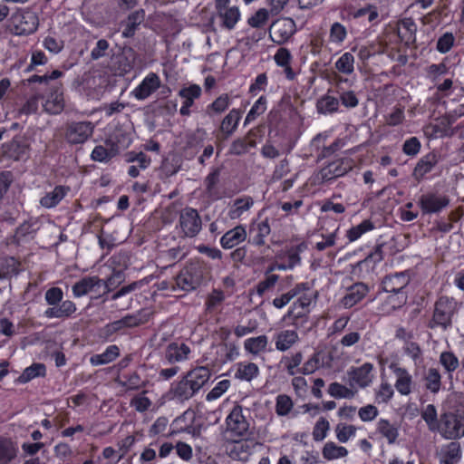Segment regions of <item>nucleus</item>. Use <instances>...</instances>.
I'll return each instance as SVG.
<instances>
[{
    "label": "nucleus",
    "mask_w": 464,
    "mask_h": 464,
    "mask_svg": "<svg viewBox=\"0 0 464 464\" xmlns=\"http://www.w3.org/2000/svg\"><path fill=\"white\" fill-rule=\"evenodd\" d=\"M353 167V164L351 159H338L323 168L320 175L324 181H328L345 175Z\"/></svg>",
    "instance_id": "obj_15"
},
{
    "label": "nucleus",
    "mask_w": 464,
    "mask_h": 464,
    "mask_svg": "<svg viewBox=\"0 0 464 464\" xmlns=\"http://www.w3.org/2000/svg\"><path fill=\"white\" fill-rule=\"evenodd\" d=\"M411 277L408 271H403L385 277L384 284L391 290H403L410 283Z\"/></svg>",
    "instance_id": "obj_35"
},
{
    "label": "nucleus",
    "mask_w": 464,
    "mask_h": 464,
    "mask_svg": "<svg viewBox=\"0 0 464 464\" xmlns=\"http://www.w3.org/2000/svg\"><path fill=\"white\" fill-rule=\"evenodd\" d=\"M425 388L431 393L436 394L441 388V375L438 369L430 368L424 374Z\"/></svg>",
    "instance_id": "obj_36"
},
{
    "label": "nucleus",
    "mask_w": 464,
    "mask_h": 464,
    "mask_svg": "<svg viewBox=\"0 0 464 464\" xmlns=\"http://www.w3.org/2000/svg\"><path fill=\"white\" fill-rule=\"evenodd\" d=\"M231 0H215V14L209 20L210 31L216 33L214 24L226 31H232L236 28L241 19V12L237 5H229Z\"/></svg>",
    "instance_id": "obj_3"
},
{
    "label": "nucleus",
    "mask_w": 464,
    "mask_h": 464,
    "mask_svg": "<svg viewBox=\"0 0 464 464\" xmlns=\"http://www.w3.org/2000/svg\"><path fill=\"white\" fill-rule=\"evenodd\" d=\"M256 231V235L252 237L251 243L255 246H263L266 243V237L270 234L271 228L268 223V219L266 218L261 222L257 223L253 228Z\"/></svg>",
    "instance_id": "obj_40"
},
{
    "label": "nucleus",
    "mask_w": 464,
    "mask_h": 464,
    "mask_svg": "<svg viewBox=\"0 0 464 464\" xmlns=\"http://www.w3.org/2000/svg\"><path fill=\"white\" fill-rule=\"evenodd\" d=\"M270 14L269 10L260 8L247 19V24L253 28H262L267 24Z\"/></svg>",
    "instance_id": "obj_48"
},
{
    "label": "nucleus",
    "mask_w": 464,
    "mask_h": 464,
    "mask_svg": "<svg viewBox=\"0 0 464 464\" xmlns=\"http://www.w3.org/2000/svg\"><path fill=\"white\" fill-rule=\"evenodd\" d=\"M457 303L453 298L441 296L435 304L432 320L430 328L441 327L446 330L452 324V316L456 311Z\"/></svg>",
    "instance_id": "obj_7"
},
{
    "label": "nucleus",
    "mask_w": 464,
    "mask_h": 464,
    "mask_svg": "<svg viewBox=\"0 0 464 464\" xmlns=\"http://www.w3.org/2000/svg\"><path fill=\"white\" fill-rule=\"evenodd\" d=\"M179 95L184 99L183 102L192 106L194 100L200 97L201 88L198 84H191L188 87L182 88L179 92Z\"/></svg>",
    "instance_id": "obj_50"
},
{
    "label": "nucleus",
    "mask_w": 464,
    "mask_h": 464,
    "mask_svg": "<svg viewBox=\"0 0 464 464\" xmlns=\"http://www.w3.org/2000/svg\"><path fill=\"white\" fill-rule=\"evenodd\" d=\"M190 352V348L185 343H171L166 347L165 359L169 363L184 362Z\"/></svg>",
    "instance_id": "obj_21"
},
{
    "label": "nucleus",
    "mask_w": 464,
    "mask_h": 464,
    "mask_svg": "<svg viewBox=\"0 0 464 464\" xmlns=\"http://www.w3.org/2000/svg\"><path fill=\"white\" fill-rule=\"evenodd\" d=\"M124 380H120L119 384L125 388V390H137L141 385V379L137 372H132L130 375H124Z\"/></svg>",
    "instance_id": "obj_61"
},
{
    "label": "nucleus",
    "mask_w": 464,
    "mask_h": 464,
    "mask_svg": "<svg viewBox=\"0 0 464 464\" xmlns=\"http://www.w3.org/2000/svg\"><path fill=\"white\" fill-rule=\"evenodd\" d=\"M338 109L339 100L334 96L324 95L316 102V110L321 114H332Z\"/></svg>",
    "instance_id": "obj_37"
},
{
    "label": "nucleus",
    "mask_w": 464,
    "mask_h": 464,
    "mask_svg": "<svg viewBox=\"0 0 464 464\" xmlns=\"http://www.w3.org/2000/svg\"><path fill=\"white\" fill-rule=\"evenodd\" d=\"M160 79L155 72H150L141 81V82L134 88L130 94L138 101H143L150 97L155 91L160 87Z\"/></svg>",
    "instance_id": "obj_16"
},
{
    "label": "nucleus",
    "mask_w": 464,
    "mask_h": 464,
    "mask_svg": "<svg viewBox=\"0 0 464 464\" xmlns=\"http://www.w3.org/2000/svg\"><path fill=\"white\" fill-rule=\"evenodd\" d=\"M346 28L340 23L335 22L332 24L330 29V40L333 43H343L346 38Z\"/></svg>",
    "instance_id": "obj_58"
},
{
    "label": "nucleus",
    "mask_w": 464,
    "mask_h": 464,
    "mask_svg": "<svg viewBox=\"0 0 464 464\" xmlns=\"http://www.w3.org/2000/svg\"><path fill=\"white\" fill-rule=\"evenodd\" d=\"M230 386L229 380H222L218 382L216 386L207 394L206 400L208 401L218 399L225 393Z\"/></svg>",
    "instance_id": "obj_57"
},
{
    "label": "nucleus",
    "mask_w": 464,
    "mask_h": 464,
    "mask_svg": "<svg viewBox=\"0 0 464 464\" xmlns=\"http://www.w3.org/2000/svg\"><path fill=\"white\" fill-rule=\"evenodd\" d=\"M393 372L396 375L395 388L401 395H409L411 392L412 378L404 368L395 367Z\"/></svg>",
    "instance_id": "obj_28"
},
{
    "label": "nucleus",
    "mask_w": 464,
    "mask_h": 464,
    "mask_svg": "<svg viewBox=\"0 0 464 464\" xmlns=\"http://www.w3.org/2000/svg\"><path fill=\"white\" fill-rule=\"evenodd\" d=\"M16 457V449L9 440L0 438V464H9Z\"/></svg>",
    "instance_id": "obj_41"
},
{
    "label": "nucleus",
    "mask_w": 464,
    "mask_h": 464,
    "mask_svg": "<svg viewBox=\"0 0 464 464\" xmlns=\"http://www.w3.org/2000/svg\"><path fill=\"white\" fill-rule=\"evenodd\" d=\"M329 430V422L324 418H321L315 424L313 430L314 440L321 441L326 437V432Z\"/></svg>",
    "instance_id": "obj_64"
},
{
    "label": "nucleus",
    "mask_w": 464,
    "mask_h": 464,
    "mask_svg": "<svg viewBox=\"0 0 464 464\" xmlns=\"http://www.w3.org/2000/svg\"><path fill=\"white\" fill-rule=\"evenodd\" d=\"M421 418L427 423L430 431H436L440 423L436 407L433 404H428L421 411Z\"/></svg>",
    "instance_id": "obj_45"
},
{
    "label": "nucleus",
    "mask_w": 464,
    "mask_h": 464,
    "mask_svg": "<svg viewBox=\"0 0 464 464\" xmlns=\"http://www.w3.org/2000/svg\"><path fill=\"white\" fill-rule=\"evenodd\" d=\"M440 464H457L461 459L459 442L451 441L443 445L438 452Z\"/></svg>",
    "instance_id": "obj_19"
},
{
    "label": "nucleus",
    "mask_w": 464,
    "mask_h": 464,
    "mask_svg": "<svg viewBox=\"0 0 464 464\" xmlns=\"http://www.w3.org/2000/svg\"><path fill=\"white\" fill-rule=\"evenodd\" d=\"M231 99L227 93L218 96L212 103L207 106L206 113L212 117L214 114H221L230 105Z\"/></svg>",
    "instance_id": "obj_38"
},
{
    "label": "nucleus",
    "mask_w": 464,
    "mask_h": 464,
    "mask_svg": "<svg viewBox=\"0 0 464 464\" xmlns=\"http://www.w3.org/2000/svg\"><path fill=\"white\" fill-rule=\"evenodd\" d=\"M455 38L451 33H445L442 34L437 42V50L440 53H448L453 46Z\"/></svg>",
    "instance_id": "obj_62"
},
{
    "label": "nucleus",
    "mask_w": 464,
    "mask_h": 464,
    "mask_svg": "<svg viewBox=\"0 0 464 464\" xmlns=\"http://www.w3.org/2000/svg\"><path fill=\"white\" fill-rule=\"evenodd\" d=\"M241 119V111L238 109H232L222 120L220 130L225 134L226 138L230 137L237 128Z\"/></svg>",
    "instance_id": "obj_29"
},
{
    "label": "nucleus",
    "mask_w": 464,
    "mask_h": 464,
    "mask_svg": "<svg viewBox=\"0 0 464 464\" xmlns=\"http://www.w3.org/2000/svg\"><path fill=\"white\" fill-rule=\"evenodd\" d=\"M356 427L345 423H339L336 425L335 432L337 440L340 442H346L351 437H353L356 432Z\"/></svg>",
    "instance_id": "obj_53"
},
{
    "label": "nucleus",
    "mask_w": 464,
    "mask_h": 464,
    "mask_svg": "<svg viewBox=\"0 0 464 464\" xmlns=\"http://www.w3.org/2000/svg\"><path fill=\"white\" fill-rule=\"evenodd\" d=\"M118 152V147L113 143L111 144L109 149L102 145H98L92 150L91 157L94 161L108 162L115 157Z\"/></svg>",
    "instance_id": "obj_34"
},
{
    "label": "nucleus",
    "mask_w": 464,
    "mask_h": 464,
    "mask_svg": "<svg viewBox=\"0 0 464 464\" xmlns=\"http://www.w3.org/2000/svg\"><path fill=\"white\" fill-rule=\"evenodd\" d=\"M417 25L411 18H405L398 23L397 34L405 45L411 46L416 41Z\"/></svg>",
    "instance_id": "obj_20"
},
{
    "label": "nucleus",
    "mask_w": 464,
    "mask_h": 464,
    "mask_svg": "<svg viewBox=\"0 0 464 464\" xmlns=\"http://www.w3.org/2000/svg\"><path fill=\"white\" fill-rule=\"evenodd\" d=\"M303 361V353L298 352L292 355L291 357H284L281 361L282 363L285 364V367L287 371V373L291 376L295 375L298 371H295V368L298 367Z\"/></svg>",
    "instance_id": "obj_54"
},
{
    "label": "nucleus",
    "mask_w": 464,
    "mask_h": 464,
    "mask_svg": "<svg viewBox=\"0 0 464 464\" xmlns=\"http://www.w3.org/2000/svg\"><path fill=\"white\" fill-rule=\"evenodd\" d=\"M438 162V155L435 152H429L421 157L416 164L413 170V176L418 180L421 179L427 173L432 170Z\"/></svg>",
    "instance_id": "obj_25"
},
{
    "label": "nucleus",
    "mask_w": 464,
    "mask_h": 464,
    "mask_svg": "<svg viewBox=\"0 0 464 464\" xmlns=\"http://www.w3.org/2000/svg\"><path fill=\"white\" fill-rule=\"evenodd\" d=\"M70 192L67 186H55L52 191L47 192L40 199V205L45 208H53L56 207Z\"/></svg>",
    "instance_id": "obj_22"
},
{
    "label": "nucleus",
    "mask_w": 464,
    "mask_h": 464,
    "mask_svg": "<svg viewBox=\"0 0 464 464\" xmlns=\"http://www.w3.org/2000/svg\"><path fill=\"white\" fill-rule=\"evenodd\" d=\"M440 363L450 373L454 372L459 365L458 357L451 352H442L440 356Z\"/></svg>",
    "instance_id": "obj_52"
},
{
    "label": "nucleus",
    "mask_w": 464,
    "mask_h": 464,
    "mask_svg": "<svg viewBox=\"0 0 464 464\" xmlns=\"http://www.w3.org/2000/svg\"><path fill=\"white\" fill-rule=\"evenodd\" d=\"M45 375V365L41 362H34L32 365L26 367L15 382L18 383H26L36 377H44Z\"/></svg>",
    "instance_id": "obj_32"
},
{
    "label": "nucleus",
    "mask_w": 464,
    "mask_h": 464,
    "mask_svg": "<svg viewBox=\"0 0 464 464\" xmlns=\"http://www.w3.org/2000/svg\"><path fill=\"white\" fill-rule=\"evenodd\" d=\"M94 125L91 121H72L65 126L64 139L71 145L82 144L92 137Z\"/></svg>",
    "instance_id": "obj_12"
},
{
    "label": "nucleus",
    "mask_w": 464,
    "mask_h": 464,
    "mask_svg": "<svg viewBox=\"0 0 464 464\" xmlns=\"http://www.w3.org/2000/svg\"><path fill=\"white\" fill-rule=\"evenodd\" d=\"M259 375L258 366L251 362H240L236 364L235 378L244 382H251Z\"/></svg>",
    "instance_id": "obj_27"
},
{
    "label": "nucleus",
    "mask_w": 464,
    "mask_h": 464,
    "mask_svg": "<svg viewBox=\"0 0 464 464\" xmlns=\"http://www.w3.org/2000/svg\"><path fill=\"white\" fill-rule=\"evenodd\" d=\"M307 248L305 243L285 245L276 254V264L272 269H293L301 264L300 254Z\"/></svg>",
    "instance_id": "obj_9"
},
{
    "label": "nucleus",
    "mask_w": 464,
    "mask_h": 464,
    "mask_svg": "<svg viewBox=\"0 0 464 464\" xmlns=\"http://www.w3.org/2000/svg\"><path fill=\"white\" fill-rule=\"evenodd\" d=\"M246 230L242 225L227 231L220 238V245L225 249H231L246 239Z\"/></svg>",
    "instance_id": "obj_18"
},
{
    "label": "nucleus",
    "mask_w": 464,
    "mask_h": 464,
    "mask_svg": "<svg viewBox=\"0 0 464 464\" xmlns=\"http://www.w3.org/2000/svg\"><path fill=\"white\" fill-rule=\"evenodd\" d=\"M274 61L276 64L283 68L285 78L289 81H294L296 77V72L293 70L291 63L293 62V55L289 49L280 47L274 54Z\"/></svg>",
    "instance_id": "obj_17"
},
{
    "label": "nucleus",
    "mask_w": 464,
    "mask_h": 464,
    "mask_svg": "<svg viewBox=\"0 0 464 464\" xmlns=\"http://www.w3.org/2000/svg\"><path fill=\"white\" fill-rule=\"evenodd\" d=\"M293 408L291 398L285 394L278 395L276 398V411L279 416L287 415Z\"/></svg>",
    "instance_id": "obj_55"
},
{
    "label": "nucleus",
    "mask_w": 464,
    "mask_h": 464,
    "mask_svg": "<svg viewBox=\"0 0 464 464\" xmlns=\"http://www.w3.org/2000/svg\"><path fill=\"white\" fill-rule=\"evenodd\" d=\"M296 32L295 22L289 17H281L269 27V38L277 45L286 44Z\"/></svg>",
    "instance_id": "obj_11"
},
{
    "label": "nucleus",
    "mask_w": 464,
    "mask_h": 464,
    "mask_svg": "<svg viewBox=\"0 0 464 464\" xmlns=\"http://www.w3.org/2000/svg\"><path fill=\"white\" fill-rule=\"evenodd\" d=\"M329 394L334 398H347L352 399L354 397L355 392L340 384L339 382H333L328 387Z\"/></svg>",
    "instance_id": "obj_51"
},
{
    "label": "nucleus",
    "mask_w": 464,
    "mask_h": 464,
    "mask_svg": "<svg viewBox=\"0 0 464 464\" xmlns=\"http://www.w3.org/2000/svg\"><path fill=\"white\" fill-rule=\"evenodd\" d=\"M266 98L265 96H260L256 102L253 104L252 108L248 111L244 124L246 125L249 122L256 120L258 116L263 114L266 110Z\"/></svg>",
    "instance_id": "obj_47"
},
{
    "label": "nucleus",
    "mask_w": 464,
    "mask_h": 464,
    "mask_svg": "<svg viewBox=\"0 0 464 464\" xmlns=\"http://www.w3.org/2000/svg\"><path fill=\"white\" fill-rule=\"evenodd\" d=\"M374 228V225L369 219H365L359 225L351 227L347 231V237L349 241L353 242L360 238L364 233L371 231Z\"/></svg>",
    "instance_id": "obj_46"
},
{
    "label": "nucleus",
    "mask_w": 464,
    "mask_h": 464,
    "mask_svg": "<svg viewBox=\"0 0 464 464\" xmlns=\"http://www.w3.org/2000/svg\"><path fill=\"white\" fill-rule=\"evenodd\" d=\"M373 365L371 362H365L360 367H351L347 371L348 383L350 387L365 388L369 386L373 375L372 373Z\"/></svg>",
    "instance_id": "obj_14"
},
{
    "label": "nucleus",
    "mask_w": 464,
    "mask_h": 464,
    "mask_svg": "<svg viewBox=\"0 0 464 464\" xmlns=\"http://www.w3.org/2000/svg\"><path fill=\"white\" fill-rule=\"evenodd\" d=\"M335 68L343 74H352L354 71L353 55L349 52L343 53L335 62Z\"/></svg>",
    "instance_id": "obj_44"
},
{
    "label": "nucleus",
    "mask_w": 464,
    "mask_h": 464,
    "mask_svg": "<svg viewBox=\"0 0 464 464\" xmlns=\"http://www.w3.org/2000/svg\"><path fill=\"white\" fill-rule=\"evenodd\" d=\"M267 343V337L266 335H259L246 339L244 343V347L248 353L256 355L266 350Z\"/></svg>",
    "instance_id": "obj_39"
},
{
    "label": "nucleus",
    "mask_w": 464,
    "mask_h": 464,
    "mask_svg": "<svg viewBox=\"0 0 464 464\" xmlns=\"http://www.w3.org/2000/svg\"><path fill=\"white\" fill-rule=\"evenodd\" d=\"M299 340L298 334L294 330H284L276 336V348L278 351L289 350Z\"/></svg>",
    "instance_id": "obj_31"
},
{
    "label": "nucleus",
    "mask_w": 464,
    "mask_h": 464,
    "mask_svg": "<svg viewBox=\"0 0 464 464\" xmlns=\"http://www.w3.org/2000/svg\"><path fill=\"white\" fill-rule=\"evenodd\" d=\"M211 371L207 366H198L188 371L179 382L171 383L170 400L184 402L194 397L208 383Z\"/></svg>",
    "instance_id": "obj_1"
},
{
    "label": "nucleus",
    "mask_w": 464,
    "mask_h": 464,
    "mask_svg": "<svg viewBox=\"0 0 464 464\" xmlns=\"http://www.w3.org/2000/svg\"><path fill=\"white\" fill-rule=\"evenodd\" d=\"M227 430L230 439L239 441L249 435V422L243 414V408L236 405L226 419Z\"/></svg>",
    "instance_id": "obj_8"
},
{
    "label": "nucleus",
    "mask_w": 464,
    "mask_h": 464,
    "mask_svg": "<svg viewBox=\"0 0 464 464\" xmlns=\"http://www.w3.org/2000/svg\"><path fill=\"white\" fill-rule=\"evenodd\" d=\"M254 206V199L249 196L236 198L228 209L230 219H238Z\"/></svg>",
    "instance_id": "obj_26"
},
{
    "label": "nucleus",
    "mask_w": 464,
    "mask_h": 464,
    "mask_svg": "<svg viewBox=\"0 0 464 464\" xmlns=\"http://www.w3.org/2000/svg\"><path fill=\"white\" fill-rule=\"evenodd\" d=\"M178 227L182 237H195L202 229V220L197 209L187 207L180 211Z\"/></svg>",
    "instance_id": "obj_10"
},
{
    "label": "nucleus",
    "mask_w": 464,
    "mask_h": 464,
    "mask_svg": "<svg viewBox=\"0 0 464 464\" xmlns=\"http://www.w3.org/2000/svg\"><path fill=\"white\" fill-rule=\"evenodd\" d=\"M256 141L249 140L247 137L236 139L230 145L228 153L231 155L240 156L246 154L249 148L255 147Z\"/></svg>",
    "instance_id": "obj_42"
},
{
    "label": "nucleus",
    "mask_w": 464,
    "mask_h": 464,
    "mask_svg": "<svg viewBox=\"0 0 464 464\" xmlns=\"http://www.w3.org/2000/svg\"><path fill=\"white\" fill-rule=\"evenodd\" d=\"M124 278L121 269H113L111 276L105 279H100L98 276L83 277L74 284L72 290H92L93 287L101 288L102 286L106 290H114L124 281Z\"/></svg>",
    "instance_id": "obj_6"
},
{
    "label": "nucleus",
    "mask_w": 464,
    "mask_h": 464,
    "mask_svg": "<svg viewBox=\"0 0 464 464\" xmlns=\"http://www.w3.org/2000/svg\"><path fill=\"white\" fill-rule=\"evenodd\" d=\"M443 438L457 440L464 436V412H445L440 417L436 429Z\"/></svg>",
    "instance_id": "obj_4"
},
{
    "label": "nucleus",
    "mask_w": 464,
    "mask_h": 464,
    "mask_svg": "<svg viewBox=\"0 0 464 464\" xmlns=\"http://www.w3.org/2000/svg\"><path fill=\"white\" fill-rule=\"evenodd\" d=\"M207 132L203 129H197L186 137V147L189 149L198 150L206 139Z\"/></svg>",
    "instance_id": "obj_49"
},
{
    "label": "nucleus",
    "mask_w": 464,
    "mask_h": 464,
    "mask_svg": "<svg viewBox=\"0 0 464 464\" xmlns=\"http://www.w3.org/2000/svg\"><path fill=\"white\" fill-rule=\"evenodd\" d=\"M63 72L53 70L50 74L32 75L27 79L28 83H39L40 87L35 92H40L48 91L43 103L44 111L49 114H60L64 109V98L63 85L60 82H52V81L60 78Z\"/></svg>",
    "instance_id": "obj_2"
},
{
    "label": "nucleus",
    "mask_w": 464,
    "mask_h": 464,
    "mask_svg": "<svg viewBox=\"0 0 464 464\" xmlns=\"http://www.w3.org/2000/svg\"><path fill=\"white\" fill-rule=\"evenodd\" d=\"M110 44L105 39H100L91 51V59L93 61L105 57L108 54Z\"/></svg>",
    "instance_id": "obj_56"
},
{
    "label": "nucleus",
    "mask_w": 464,
    "mask_h": 464,
    "mask_svg": "<svg viewBox=\"0 0 464 464\" xmlns=\"http://www.w3.org/2000/svg\"><path fill=\"white\" fill-rule=\"evenodd\" d=\"M144 11L137 10L130 13L127 19L121 23L122 29V37L130 38L134 36L140 24L144 21Z\"/></svg>",
    "instance_id": "obj_23"
},
{
    "label": "nucleus",
    "mask_w": 464,
    "mask_h": 464,
    "mask_svg": "<svg viewBox=\"0 0 464 464\" xmlns=\"http://www.w3.org/2000/svg\"><path fill=\"white\" fill-rule=\"evenodd\" d=\"M120 355V349L112 344L106 348L102 353L93 354L90 358V362L93 366L103 365L113 362Z\"/></svg>",
    "instance_id": "obj_33"
},
{
    "label": "nucleus",
    "mask_w": 464,
    "mask_h": 464,
    "mask_svg": "<svg viewBox=\"0 0 464 464\" xmlns=\"http://www.w3.org/2000/svg\"><path fill=\"white\" fill-rule=\"evenodd\" d=\"M420 141L417 137H411L406 140L402 146V151L408 156H416L420 150Z\"/></svg>",
    "instance_id": "obj_63"
},
{
    "label": "nucleus",
    "mask_w": 464,
    "mask_h": 464,
    "mask_svg": "<svg viewBox=\"0 0 464 464\" xmlns=\"http://www.w3.org/2000/svg\"><path fill=\"white\" fill-rule=\"evenodd\" d=\"M327 135L324 133L317 134L311 141V148L314 150H320L318 160L330 157L339 149V141H334L329 146H325Z\"/></svg>",
    "instance_id": "obj_24"
},
{
    "label": "nucleus",
    "mask_w": 464,
    "mask_h": 464,
    "mask_svg": "<svg viewBox=\"0 0 464 464\" xmlns=\"http://www.w3.org/2000/svg\"><path fill=\"white\" fill-rule=\"evenodd\" d=\"M377 430L382 437L387 440L389 444L395 443L399 436L398 423H392L390 420L385 419L379 420L377 423Z\"/></svg>",
    "instance_id": "obj_30"
},
{
    "label": "nucleus",
    "mask_w": 464,
    "mask_h": 464,
    "mask_svg": "<svg viewBox=\"0 0 464 464\" xmlns=\"http://www.w3.org/2000/svg\"><path fill=\"white\" fill-rule=\"evenodd\" d=\"M322 362L320 360L319 353H314L311 358H309L303 365L301 369L298 370V372L302 374H311L314 372L320 366Z\"/></svg>",
    "instance_id": "obj_59"
},
{
    "label": "nucleus",
    "mask_w": 464,
    "mask_h": 464,
    "mask_svg": "<svg viewBox=\"0 0 464 464\" xmlns=\"http://www.w3.org/2000/svg\"><path fill=\"white\" fill-rule=\"evenodd\" d=\"M10 31L15 35H28L34 33L39 25L37 14L32 11L16 10L9 19Z\"/></svg>",
    "instance_id": "obj_5"
},
{
    "label": "nucleus",
    "mask_w": 464,
    "mask_h": 464,
    "mask_svg": "<svg viewBox=\"0 0 464 464\" xmlns=\"http://www.w3.org/2000/svg\"><path fill=\"white\" fill-rule=\"evenodd\" d=\"M323 456L325 459L332 460L347 456L348 450L343 446H338L334 442H327L323 448Z\"/></svg>",
    "instance_id": "obj_43"
},
{
    "label": "nucleus",
    "mask_w": 464,
    "mask_h": 464,
    "mask_svg": "<svg viewBox=\"0 0 464 464\" xmlns=\"http://www.w3.org/2000/svg\"><path fill=\"white\" fill-rule=\"evenodd\" d=\"M149 314L139 312L135 314H127L123 317L127 328L136 327L146 324L149 321Z\"/></svg>",
    "instance_id": "obj_60"
},
{
    "label": "nucleus",
    "mask_w": 464,
    "mask_h": 464,
    "mask_svg": "<svg viewBox=\"0 0 464 464\" xmlns=\"http://www.w3.org/2000/svg\"><path fill=\"white\" fill-rule=\"evenodd\" d=\"M449 204L450 198L447 196L434 192H429L421 195L418 201V205L423 215L440 213L447 208Z\"/></svg>",
    "instance_id": "obj_13"
}]
</instances>
